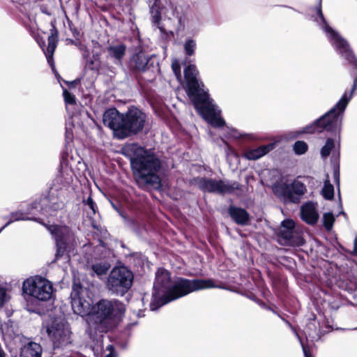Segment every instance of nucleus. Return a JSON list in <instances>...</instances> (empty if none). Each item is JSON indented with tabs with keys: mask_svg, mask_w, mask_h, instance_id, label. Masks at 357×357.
<instances>
[{
	"mask_svg": "<svg viewBox=\"0 0 357 357\" xmlns=\"http://www.w3.org/2000/svg\"><path fill=\"white\" fill-rule=\"evenodd\" d=\"M179 22L181 25H182L183 27H187L188 29L192 28L196 24V22L193 19L192 15L181 17L179 19Z\"/></svg>",
	"mask_w": 357,
	"mask_h": 357,
	"instance_id": "obj_31",
	"label": "nucleus"
},
{
	"mask_svg": "<svg viewBox=\"0 0 357 357\" xmlns=\"http://www.w3.org/2000/svg\"><path fill=\"white\" fill-rule=\"evenodd\" d=\"M0 357H5V353L3 349L0 350Z\"/></svg>",
	"mask_w": 357,
	"mask_h": 357,
	"instance_id": "obj_42",
	"label": "nucleus"
},
{
	"mask_svg": "<svg viewBox=\"0 0 357 357\" xmlns=\"http://www.w3.org/2000/svg\"><path fill=\"white\" fill-rule=\"evenodd\" d=\"M307 150V144L303 141H297L294 145V151L298 155L305 153Z\"/></svg>",
	"mask_w": 357,
	"mask_h": 357,
	"instance_id": "obj_33",
	"label": "nucleus"
},
{
	"mask_svg": "<svg viewBox=\"0 0 357 357\" xmlns=\"http://www.w3.org/2000/svg\"><path fill=\"white\" fill-rule=\"evenodd\" d=\"M134 275L126 266H116L110 271L106 286L109 291L116 296H123L131 288Z\"/></svg>",
	"mask_w": 357,
	"mask_h": 357,
	"instance_id": "obj_8",
	"label": "nucleus"
},
{
	"mask_svg": "<svg viewBox=\"0 0 357 357\" xmlns=\"http://www.w3.org/2000/svg\"><path fill=\"white\" fill-rule=\"evenodd\" d=\"M198 70L190 64L184 69L186 93L197 112L211 126L219 128L225 124L220 116V110L210 98L204 84L197 79Z\"/></svg>",
	"mask_w": 357,
	"mask_h": 357,
	"instance_id": "obj_5",
	"label": "nucleus"
},
{
	"mask_svg": "<svg viewBox=\"0 0 357 357\" xmlns=\"http://www.w3.org/2000/svg\"><path fill=\"white\" fill-rule=\"evenodd\" d=\"M68 137H70L68 136V132H67V133H66V138H68Z\"/></svg>",
	"mask_w": 357,
	"mask_h": 357,
	"instance_id": "obj_46",
	"label": "nucleus"
},
{
	"mask_svg": "<svg viewBox=\"0 0 357 357\" xmlns=\"http://www.w3.org/2000/svg\"><path fill=\"white\" fill-rule=\"evenodd\" d=\"M123 153L130 158L131 168L139 188L145 189L149 186L158 188L160 185L158 173L162 163L153 150L131 143L124 146Z\"/></svg>",
	"mask_w": 357,
	"mask_h": 357,
	"instance_id": "obj_4",
	"label": "nucleus"
},
{
	"mask_svg": "<svg viewBox=\"0 0 357 357\" xmlns=\"http://www.w3.org/2000/svg\"><path fill=\"white\" fill-rule=\"evenodd\" d=\"M341 214H342L344 216H346V215H346V213H345L344 211H342V212H341Z\"/></svg>",
	"mask_w": 357,
	"mask_h": 357,
	"instance_id": "obj_45",
	"label": "nucleus"
},
{
	"mask_svg": "<svg viewBox=\"0 0 357 357\" xmlns=\"http://www.w3.org/2000/svg\"><path fill=\"white\" fill-rule=\"evenodd\" d=\"M199 188L204 192L217 194H230L239 190L241 185L237 181L215 180L202 178L198 182Z\"/></svg>",
	"mask_w": 357,
	"mask_h": 357,
	"instance_id": "obj_14",
	"label": "nucleus"
},
{
	"mask_svg": "<svg viewBox=\"0 0 357 357\" xmlns=\"http://www.w3.org/2000/svg\"><path fill=\"white\" fill-rule=\"evenodd\" d=\"M40 10L44 14H46L47 15H51V13L49 12L48 9L45 7V6H41L40 7Z\"/></svg>",
	"mask_w": 357,
	"mask_h": 357,
	"instance_id": "obj_40",
	"label": "nucleus"
},
{
	"mask_svg": "<svg viewBox=\"0 0 357 357\" xmlns=\"http://www.w3.org/2000/svg\"><path fill=\"white\" fill-rule=\"evenodd\" d=\"M274 148L273 144L260 146L255 149H248L244 153L243 156L250 160H256L269 153Z\"/></svg>",
	"mask_w": 357,
	"mask_h": 357,
	"instance_id": "obj_20",
	"label": "nucleus"
},
{
	"mask_svg": "<svg viewBox=\"0 0 357 357\" xmlns=\"http://www.w3.org/2000/svg\"><path fill=\"white\" fill-rule=\"evenodd\" d=\"M125 310V305L116 299H101L92 305L89 317L86 319L89 337L93 341L101 338L102 334L112 328L114 319L120 318Z\"/></svg>",
	"mask_w": 357,
	"mask_h": 357,
	"instance_id": "obj_6",
	"label": "nucleus"
},
{
	"mask_svg": "<svg viewBox=\"0 0 357 357\" xmlns=\"http://www.w3.org/2000/svg\"><path fill=\"white\" fill-rule=\"evenodd\" d=\"M107 349L109 351V353L105 357H115L114 349L112 345H108Z\"/></svg>",
	"mask_w": 357,
	"mask_h": 357,
	"instance_id": "obj_39",
	"label": "nucleus"
},
{
	"mask_svg": "<svg viewBox=\"0 0 357 357\" xmlns=\"http://www.w3.org/2000/svg\"><path fill=\"white\" fill-rule=\"evenodd\" d=\"M229 213L234 221L240 225H245L249 221L248 213L241 208L230 206Z\"/></svg>",
	"mask_w": 357,
	"mask_h": 357,
	"instance_id": "obj_22",
	"label": "nucleus"
},
{
	"mask_svg": "<svg viewBox=\"0 0 357 357\" xmlns=\"http://www.w3.org/2000/svg\"><path fill=\"white\" fill-rule=\"evenodd\" d=\"M172 70L176 76V78L178 79H180L181 75V67L179 63L177 61H174L172 64Z\"/></svg>",
	"mask_w": 357,
	"mask_h": 357,
	"instance_id": "obj_36",
	"label": "nucleus"
},
{
	"mask_svg": "<svg viewBox=\"0 0 357 357\" xmlns=\"http://www.w3.org/2000/svg\"><path fill=\"white\" fill-rule=\"evenodd\" d=\"M354 248L353 251V254L356 255L357 254V238L356 237L354 239Z\"/></svg>",
	"mask_w": 357,
	"mask_h": 357,
	"instance_id": "obj_41",
	"label": "nucleus"
},
{
	"mask_svg": "<svg viewBox=\"0 0 357 357\" xmlns=\"http://www.w3.org/2000/svg\"><path fill=\"white\" fill-rule=\"evenodd\" d=\"M316 321H310L305 329V334L312 339V340H317L320 337L321 331L315 326Z\"/></svg>",
	"mask_w": 357,
	"mask_h": 357,
	"instance_id": "obj_25",
	"label": "nucleus"
},
{
	"mask_svg": "<svg viewBox=\"0 0 357 357\" xmlns=\"http://www.w3.org/2000/svg\"><path fill=\"white\" fill-rule=\"evenodd\" d=\"M279 236L287 245H301L303 244V239L295 231V222L292 220L287 219L282 222Z\"/></svg>",
	"mask_w": 357,
	"mask_h": 357,
	"instance_id": "obj_16",
	"label": "nucleus"
},
{
	"mask_svg": "<svg viewBox=\"0 0 357 357\" xmlns=\"http://www.w3.org/2000/svg\"><path fill=\"white\" fill-rule=\"evenodd\" d=\"M63 206V202L53 195L41 197L39 201L36 200L29 204L26 211L19 210L11 213L6 226L19 220H33L42 224L36 215L40 213L45 216H51ZM43 225L55 239L56 246L55 260H62L63 264L68 263L71 255H75L76 253L77 242L73 232L66 225H47L44 223Z\"/></svg>",
	"mask_w": 357,
	"mask_h": 357,
	"instance_id": "obj_1",
	"label": "nucleus"
},
{
	"mask_svg": "<svg viewBox=\"0 0 357 357\" xmlns=\"http://www.w3.org/2000/svg\"><path fill=\"white\" fill-rule=\"evenodd\" d=\"M323 197L328 200H331L334 197V188L329 181L326 180L322 189Z\"/></svg>",
	"mask_w": 357,
	"mask_h": 357,
	"instance_id": "obj_29",
	"label": "nucleus"
},
{
	"mask_svg": "<svg viewBox=\"0 0 357 357\" xmlns=\"http://www.w3.org/2000/svg\"><path fill=\"white\" fill-rule=\"evenodd\" d=\"M323 30L331 45L347 63L357 69V59L351 50L348 42L338 32L331 27L321 11V4L317 8V17L314 19ZM357 78V76L355 77Z\"/></svg>",
	"mask_w": 357,
	"mask_h": 357,
	"instance_id": "obj_7",
	"label": "nucleus"
},
{
	"mask_svg": "<svg viewBox=\"0 0 357 357\" xmlns=\"http://www.w3.org/2000/svg\"><path fill=\"white\" fill-rule=\"evenodd\" d=\"M146 115L135 107H131L123 114V126L120 131L121 139L136 135L145 126Z\"/></svg>",
	"mask_w": 357,
	"mask_h": 357,
	"instance_id": "obj_11",
	"label": "nucleus"
},
{
	"mask_svg": "<svg viewBox=\"0 0 357 357\" xmlns=\"http://www.w3.org/2000/svg\"><path fill=\"white\" fill-rule=\"evenodd\" d=\"M63 95L66 104L73 105L75 103V97L67 89H63Z\"/></svg>",
	"mask_w": 357,
	"mask_h": 357,
	"instance_id": "obj_34",
	"label": "nucleus"
},
{
	"mask_svg": "<svg viewBox=\"0 0 357 357\" xmlns=\"http://www.w3.org/2000/svg\"><path fill=\"white\" fill-rule=\"evenodd\" d=\"M216 287L211 279L188 280L178 278L173 281L170 273L160 268L155 273L150 309L157 310L162 305L191 292Z\"/></svg>",
	"mask_w": 357,
	"mask_h": 357,
	"instance_id": "obj_2",
	"label": "nucleus"
},
{
	"mask_svg": "<svg viewBox=\"0 0 357 357\" xmlns=\"http://www.w3.org/2000/svg\"><path fill=\"white\" fill-rule=\"evenodd\" d=\"M126 46L124 44H117L109 45L107 47L108 56L111 59L114 63L119 65L121 63V61L126 54Z\"/></svg>",
	"mask_w": 357,
	"mask_h": 357,
	"instance_id": "obj_21",
	"label": "nucleus"
},
{
	"mask_svg": "<svg viewBox=\"0 0 357 357\" xmlns=\"http://www.w3.org/2000/svg\"><path fill=\"white\" fill-rule=\"evenodd\" d=\"M335 218L331 212L324 213L322 216V222L326 231H330L333 227Z\"/></svg>",
	"mask_w": 357,
	"mask_h": 357,
	"instance_id": "obj_27",
	"label": "nucleus"
},
{
	"mask_svg": "<svg viewBox=\"0 0 357 357\" xmlns=\"http://www.w3.org/2000/svg\"><path fill=\"white\" fill-rule=\"evenodd\" d=\"M84 211L86 212L87 215L90 218H92V216L96 213L97 206L91 196H89L86 200H84Z\"/></svg>",
	"mask_w": 357,
	"mask_h": 357,
	"instance_id": "obj_26",
	"label": "nucleus"
},
{
	"mask_svg": "<svg viewBox=\"0 0 357 357\" xmlns=\"http://www.w3.org/2000/svg\"><path fill=\"white\" fill-rule=\"evenodd\" d=\"M103 123L114 131L118 139H121L120 131L123 126V114L115 108L106 110L103 114Z\"/></svg>",
	"mask_w": 357,
	"mask_h": 357,
	"instance_id": "obj_15",
	"label": "nucleus"
},
{
	"mask_svg": "<svg viewBox=\"0 0 357 357\" xmlns=\"http://www.w3.org/2000/svg\"><path fill=\"white\" fill-rule=\"evenodd\" d=\"M7 226L3 225L1 229H0V233Z\"/></svg>",
	"mask_w": 357,
	"mask_h": 357,
	"instance_id": "obj_43",
	"label": "nucleus"
},
{
	"mask_svg": "<svg viewBox=\"0 0 357 357\" xmlns=\"http://www.w3.org/2000/svg\"><path fill=\"white\" fill-rule=\"evenodd\" d=\"M42 347L36 342H29L21 350L20 357H41Z\"/></svg>",
	"mask_w": 357,
	"mask_h": 357,
	"instance_id": "obj_23",
	"label": "nucleus"
},
{
	"mask_svg": "<svg viewBox=\"0 0 357 357\" xmlns=\"http://www.w3.org/2000/svg\"><path fill=\"white\" fill-rule=\"evenodd\" d=\"M8 300V296L6 290L4 288H0V306L4 305Z\"/></svg>",
	"mask_w": 357,
	"mask_h": 357,
	"instance_id": "obj_37",
	"label": "nucleus"
},
{
	"mask_svg": "<svg viewBox=\"0 0 357 357\" xmlns=\"http://www.w3.org/2000/svg\"><path fill=\"white\" fill-rule=\"evenodd\" d=\"M300 342L305 357H313L310 354L309 348L306 345H304L301 340H300Z\"/></svg>",
	"mask_w": 357,
	"mask_h": 357,
	"instance_id": "obj_38",
	"label": "nucleus"
},
{
	"mask_svg": "<svg viewBox=\"0 0 357 357\" xmlns=\"http://www.w3.org/2000/svg\"><path fill=\"white\" fill-rule=\"evenodd\" d=\"M22 291L38 301H47L53 296V286L49 280L36 275L23 282Z\"/></svg>",
	"mask_w": 357,
	"mask_h": 357,
	"instance_id": "obj_10",
	"label": "nucleus"
},
{
	"mask_svg": "<svg viewBox=\"0 0 357 357\" xmlns=\"http://www.w3.org/2000/svg\"><path fill=\"white\" fill-rule=\"evenodd\" d=\"M301 219L310 225H315L319 218L317 204L313 202H306L301 208Z\"/></svg>",
	"mask_w": 357,
	"mask_h": 357,
	"instance_id": "obj_17",
	"label": "nucleus"
},
{
	"mask_svg": "<svg viewBox=\"0 0 357 357\" xmlns=\"http://www.w3.org/2000/svg\"><path fill=\"white\" fill-rule=\"evenodd\" d=\"M227 129H228V131H227L228 135L229 137L235 138V139H238L241 137H244L245 136H249V135L243 134V133L240 132L238 130L233 128H228Z\"/></svg>",
	"mask_w": 357,
	"mask_h": 357,
	"instance_id": "obj_35",
	"label": "nucleus"
},
{
	"mask_svg": "<svg viewBox=\"0 0 357 357\" xmlns=\"http://www.w3.org/2000/svg\"><path fill=\"white\" fill-rule=\"evenodd\" d=\"M73 160V157L68 152V149H66L61 154V162H60V174L63 176L64 174H66L67 177H65L66 182L69 183L72 178V169H71V160Z\"/></svg>",
	"mask_w": 357,
	"mask_h": 357,
	"instance_id": "obj_19",
	"label": "nucleus"
},
{
	"mask_svg": "<svg viewBox=\"0 0 357 357\" xmlns=\"http://www.w3.org/2000/svg\"><path fill=\"white\" fill-rule=\"evenodd\" d=\"M273 190L274 194L284 203H297L300 197L306 192V187L301 181L294 180L290 184H276Z\"/></svg>",
	"mask_w": 357,
	"mask_h": 357,
	"instance_id": "obj_13",
	"label": "nucleus"
},
{
	"mask_svg": "<svg viewBox=\"0 0 357 357\" xmlns=\"http://www.w3.org/2000/svg\"><path fill=\"white\" fill-rule=\"evenodd\" d=\"M109 268V264L107 262H98L91 266L92 271L98 276L105 274Z\"/></svg>",
	"mask_w": 357,
	"mask_h": 357,
	"instance_id": "obj_28",
	"label": "nucleus"
},
{
	"mask_svg": "<svg viewBox=\"0 0 357 357\" xmlns=\"http://www.w3.org/2000/svg\"><path fill=\"white\" fill-rule=\"evenodd\" d=\"M151 58L146 55L144 52H139L132 56L129 66L130 68L137 71H145L148 70L151 65Z\"/></svg>",
	"mask_w": 357,
	"mask_h": 357,
	"instance_id": "obj_18",
	"label": "nucleus"
},
{
	"mask_svg": "<svg viewBox=\"0 0 357 357\" xmlns=\"http://www.w3.org/2000/svg\"><path fill=\"white\" fill-rule=\"evenodd\" d=\"M43 328L55 348L66 347L72 342L70 325L63 319H51L43 323Z\"/></svg>",
	"mask_w": 357,
	"mask_h": 357,
	"instance_id": "obj_9",
	"label": "nucleus"
},
{
	"mask_svg": "<svg viewBox=\"0 0 357 357\" xmlns=\"http://www.w3.org/2000/svg\"><path fill=\"white\" fill-rule=\"evenodd\" d=\"M151 21L152 23L157 26V27L160 29L161 32H164L163 27L160 25V13L157 8H154L153 7L151 9Z\"/></svg>",
	"mask_w": 357,
	"mask_h": 357,
	"instance_id": "obj_30",
	"label": "nucleus"
},
{
	"mask_svg": "<svg viewBox=\"0 0 357 357\" xmlns=\"http://www.w3.org/2000/svg\"><path fill=\"white\" fill-rule=\"evenodd\" d=\"M357 89V78H355L350 91H345L338 102L325 114L316 120L312 124L306 126L303 132L313 133L315 132H327L333 135L328 137L325 144L321 149L320 154L322 158H328L334 153L335 144L339 146L342 123L345 109L352 99Z\"/></svg>",
	"mask_w": 357,
	"mask_h": 357,
	"instance_id": "obj_3",
	"label": "nucleus"
},
{
	"mask_svg": "<svg viewBox=\"0 0 357 357\" xmlns=\"http://www.w3.org/2000/svg\"><path fill=\"white\" fill-rule=\"evenodd\" d=\"M196 48V42L192 39H188L184 44L185 54L192 56L195 53Z\"/></svg>",
	"mask_w": 357,
	"mask_h": 357,
	"instance_id": "obj_32",
	"label": "nucleus"
},
{
	"mask_svg": "<svg viewBox=\"0 0 357 357\" xmlns=\"http://www.w3.org/2000/svg\"><path fill=\"white\" fill-rule=\"evenodd\" d=\"M70 298L74 313L88 318L92 307V298L89 296L88 289L79 284H74Z\"/></svg>",
	"mask_w": 357,
	"mask_h": 357,
	"instance_id": "obj_12",
	"label": "nucleus"
},
{
	"mask_svg": "<svg viewBox=\"0 0 357 357\" xmlns=\"http://www.w3.org/2000/svg\"><path fill=\"white\" fill-rule=\"evenodd\" d=\"M48 45L45 51V54L47 58V62L51 67L54 66L53 55L56 47L57 39L56 36L52 34L47 39Z\"/></svg>",
	"mask_w": 357,
	"mask_h": 357,
	"instance_id": "obj_24",
	"label": "nucleus"
},
{
	"mask_svg": "<svg viewBox=\"0 0 357 357\" xmlns=\"http://www.w3.org/2000/svg\"><path fill=\"white\" fill-rule=\"evenodd\" d=\"M287 322V324L291 327V328H293L292 326L290 324V323H289L288 321H286Z\"/></svg>",
	"mask_w": 357,
	"mask_h": 357,
	"instance_id": "obj_44",
	"label": "nucleus"
}]
</instances>
